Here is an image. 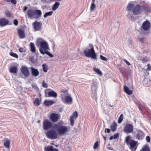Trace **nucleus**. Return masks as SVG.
Here are the masks:
<instances>
[{"label": "nucleus", "instance_id": "obj_46", "mask_svg": "<svg viewBox=\"0 0 151 151\" xmlns=\"http://www.w3.org/2000/svg\"><path fill=\"white\" fill-rule=\"evenodd\" d=\"M42 86L44 88H47L48 87V85L44 81H43L42 83Z\"/></svg>", "mask_w": 151, "mask_h": 151}, {"label": "nucleus", "instance_id": "obj_47", "mask_svg": "<svg viewBox=\"0 0 151 151\" xmlns=\"http://www.w3.org/2000/svg\"><path fill=\"white\" fill-rule=\"evenodd\" d=\"M96 7V5L94 4V3H92L91 4L90 9L91 10H93Z\"/></svg>", "mask_w": 151, "mask_h": 151}, {"label": "nucleus", "instance_id": "obj_33", "mask_svg": "<svg viewBox=\"0 0 151 151\" xmlns=\"http://www.w3.org/2000/svg\"><path fill=\"white\" fill-rule=\"evenodd\" d=\"M141 151H150V149L148 145H145L142 148Z\"/></svg>", "mask_w": 151, "mask_h": 151}, {"label": "nucleus", "instance_id": "obj_21", "mask_svg": "<svg viewBox=\"0 0 151 151\" xmlns=\"http://www.w3.org/2000/svg\"><path fill=\"white\" fill-rule=\"evenodd\" d=\"M18 33L20 38L23 39L25 37V34L24 31L21 29L18 30Z\"/></svg>", "mask_w": 151, "mask_h": 151}, {"label": "nucleus", "instance_id": "obj_9", "mask_svg": "<svg viewBox=\"0 0 151 151\" xmlns=\"http://www.w3.org/2000/svg\"><path fill=\"white\" fill-rule=\"evenodd\" d=\"M34 29L35 31L39 30L41 29L42 24L40 22L37 21L35 22L33 24Z\"/></svg>", "mask_w": 151, "mask_h": 151}, {"label": "nucleus", "instance_id": "obj_24", "mask_svg": "<svg viewBox=\"0 0 151 151\" xmlns=\"http://www.w3.org/2000/svg\"><path fill=\"white\" fill-rule=\"evenodd\" d=\"M65 100L67 103L71 104L72 102V99L71 96H67L65 97Z\"/></svg>", "mask_w": 151, "mask_h": 151}, {"label": "nucleus", "instance_id": "obj_17", "mask_svg": "<svg viewBox=\"0 0 151 151\" xmlns=\"http://www.w3.org/2000/svg\"><path fill=\"white\" fill-rule=\"evenodd\" d=\"M32 75L34 77L38 76L39 74V72L37 69H36L33 67H31Z\"/></svg>", "mask_w": 151, "mask_h": 151}, {"label": "nucleus", "instance_id": "obj_40", "mask_svg": "<svg viewBox=\"0 0 151 151\" xmlns=\"http://www.w3.org/2000/svg\"><path fill=\"white\" fill-rule=\"evenodd\" d=\"M146 40V38L145 37H140L139 38V42L141 43H144Z\"/></svg>", "mask_w": 151, "mask_h": 151}, {"label": "nucleus", "instance_id": "obj_45", "mask_svg": "<svg viewBox=\"0 0 151 151\" xmlns=\"http://www.w3.org/2000/svg\"><path fill=\"white\" fill-rule=\"evenodd\" d=\"M100 59L102 60H103L104 61H107V59L105 57L103 56V55H100Z\"/></svg>", "mask_w": 151, "mask_h": 151}, {"label": "nucleus", "instance_id": "obj_16", "mask_svg": "<svg viewBox=\"0 0 151 151\" xmlns=\"http://www.w3.org/2000/svg\"><path fill=\"white\" fill-rule=\"evenodd\" d=\"M9 22V20L4 18L0 19V26L1 27L4 26L8 24Z\"/></svg>", "mask_w": 151, "mask_h": 151}, {"label": "nucleus", "instance_id": "obj_25", "mask_svg": "<svg viewBox=\"0 0 151 151\" xmlns=\"http://www.w3.org/2000/svg\"><path fill=\"white\" fill-rule=\"evenodd\" d=\"M124 90L125 92L128 95H131L132 93V91L129 90V88L125 86L124 87Z\"/></svg>", "mask_w": 151, "mask_h": 151}, {"label": "nucleus", "instance_id": "obj_15", "mask_svg": "<svg viewBox=\"0 0 151 151\" xmlns=\"http://www.w3.org/2000/svg\"><path fill=\"white\" fill-rule=\"evenodd\" d=\"M27 15L28 17L31 19L35 18V10L31 9H29L27 11Z\"/></svg>", "mask_w": 151, "mask_h": 151}, {"label": "nucleus", "instance_id": "obj_61", "mask_svg": "<svg viewBox=\"0 0 151 151\" xmlns=\"http://www.w3.org/2000/svg\"><path fill=\"white\" fill-rule=\"evenodd\" d=\"M114 139V137H113V136H111L110 137V140H111V139Z\"/></svg>", "mask_w": 151, "mask_h": 151}, {"label": "nucleus", "instance_id": "obj_6", "mask_svg": "<svg viewBox=\"0 0 151 151\" xmlns=\"http://www.w3.org/2000/svg\"><path fill=\"white\" fill-rule=\"evenodd\" d=\"M125 142L129 148L132 150V138L130 136H127L125 139Z\"/></svg>", "mask_w": 151, "mask_h": 151}, {"label": "nucleus", "instance_id": "obj_34", "mask_svg": "<svg viewBox=\"0 0 151 151\" xmlns=\"http://www.w3.org/2000/svg\"><path fill=\"white\" fill-rule=\"evenodd\" d=\"M93 70L96 73L98 74L101 76L102 75V73L99 68H93Z\"/></svg>", "mask_w": 151, "mask_h": 151}, {"label": "nucleus", "instance_id": "obj_11", "mask_svg": "<svg viewBox=\"0 0 151 151\" xmlns=\"http://www.w3.org/2000/svg\"><path fill=\"white\" fill-rule=\"evenodd\" d=\"M78 117V113L77 111L74 112L72 116H70V125L72 126H73L74 124V120L76 119Z\"/></svg>", "mask_w": 151, "mask_h": 151}, {"label": "nucleus", "instance_id": "obj_54", "mask_svg": "<svg viewBox=\"0 0 151 151\" xmlns=\"http://www.w3.org/2000/svg\"><path fill=\"white\" fill-rule=\"evenodd\" d=\"M124 61L127 65H129L130 64V63L126 60L124 59Z\"/></svg>", "mask_w": 151, "mask_h": 151}, {"label": "nucleus", "instance_id": "obj_26", "mask_svg": "<svg viewBox=\"0 0 151 151\" xmlns=\"http://www.w3.org/2000/svg\"><path fill=\"white\" fill-rule=\"evenodd\" d=\"M138 142L133 140V151H135L138 147Z\"/></svg>", "mask_w": 151, "mask_h": 151}, {"label": "nucleus", "instance_id": "obj_12", "mask_svg": "<svg viewBox=\"0 0 151 151\" xmlns=\"http://www.w3.org/2000/svg\"><path fill=\"white\" fill-rule=\"evenodd\" d=\"M21 71L25 77H27L29 74V72L27 67L22 66L21 68Z\"/></svg>", "mask_w": 151, "mask_h": 151}, {"label": "nucleus", "instance_id": "obj_20", "mask_svg": "<svg viewBox=\"0 0 151 151\" xmlns=\"http://www.w3.org/2000/svg\"><path fill=\"white\" fill-rule=\"evenodd\" d=\"M48 95L49 97H52L54 98H56L57 97V93L53 90H51V91L48 93Z\"/></svg>", "mask_w": 151, "mask_h": 151}, {"label": "nucleus", "instance_id": "obj_59", "mask_svg": "<svg viewBox=\"0 0 151 151\" xmlns=\"http://www.w3.org/2000/svg\"><path fill=\"white\" fill-rule=\"evenodd\" d=\"M128 40L129 44H131L132 43L131 38L129 39Z\"/></svg>", "mask_w": 151, "mask_h": 151}, {"label": "nucleus", "instance_id": "obj_14", "mask_svg": "<svg viewBox=\"0 0 151 151\" xmlns=\"http://www.w3.org/2000/svg\"><path fill=\"white\" fill-rule=\"evenodd\" d=\"M59 119V115L57 114L53 113L50 115V120L53 122H56Z\"/></svg>", "mask_w": 151, "mask_h": 151}, {"label": "nucleus", "instance_id": "obj_58", "mask_svg": "<svg viewBox=\"0 0 151 151\" xmlns=\"http://www.w3.org/2000/svg\"><path fill=\"white\" fill-rule=\"evenodd\" d=\"M27 7L26 6H24V9H23V12H25V11L27 10Z\"/></svg>", "mask_w": 151, "mask_h": 151}, {"label": "nucleus", "instance_id": "obj_49", "mask_svg": "<svg viewBox=\"0 0 151 151\" xmlns=\"http://www.w3.org/2000/svg\"><path fill=\"white\" fill-rule=\"evenodd\" d=\"M18 22L17 19H15L14 21V24L16 26H17L18 25Z\"/></svg>", "mask_w": 151, "mask_h": 151}, {"label": "nucleus", "instance_id": "obj_44", "mask_svg": "<svg viewBox=\"0 0 151 151\" xmlns=\"http://www.w3.org/2000/svg\"><path fill=\"white\" fill-rule=\"evenodd\" d=\"M6 1L9 2H11L14 4H16V0H5Z\"/></svg>", "mask_w": 151, "mask_h": 151}, {"label": "nucleus", "instance_id": "obj_48", "mask_svg": "<svg viewBox=\"0 0 151 151\" xmlns=\"http://www.w3.org/2000/svg\"><path fill=\"white\" fill-rule=\"evenodd\" d=\"M147 70L148 71L151 70V66L149 64H148L147 65Z\"/></svg>", "mask_w": 151, "mask_h": 151}, {"label": "nucleus", "instance_id": "obj_3", "mask_svg": "<svg viewBox=\"0 0 151 151\" xmlns=\"http://www.w3.org/2000/svg\"><path fill=\"white\" fill-rule=\"evenodd\" d=\"M46 134L47 138L51 139H56L58 136V134L56 131L52 129L48 131Z\"/></svg>", "mask_w": 151, "mask_h": 151}, {"label": "nucleus", "instance_id": "obj_63", "mask_svg": "<svg viewBox=\"0 0 151 151\" xmlns=\"http://www.w3.org/2000/svg\"><path fill=\"white\" fill-rule=\"evenodd\" d=\"M103 138L105 140L106 139V137L105 136H103Z\"/></svg>", "mask_w": 151, "mask_h": 151}, {"label": "nucleus", "instance_id": "obj_39", "mask_svg": "<svg viewBox=\"0 0 151 151\" xmlns=\"http://www.w3.org/2000/svg\"><path fill=\"white\" fill-rule=\"evenodd\" d=\"M42 67L43 71L45 72H46L47 71V66L45 64H43L42 65Z\"/></svg>", "mask_w": 151, "mask_h": 151}, {"label": "nucleus", "instance_id": "obj_22", "mask_svg": "<svg viewBox=\"0 0 151 151\" xmlns=\"http://www.w3.org/2000/svg\"><path fill=\"white\" fill-rule=\"evenodd\" d=\"M53 146H48L45 148V151H59L57 149H53Z\"/></svg>", "mask_w": 151, "mask_h": 151}, {"label": "nucleus", "instance_id": "obj_13", "mask_svg": "<svg viewBox=\"0 0 151 151\" xmlns=\"http://www.w3.org/2000/svg\"><path fill=\"white\" fill-rule=\"evenodd\" d=\"M144 133L141 130L138 131L135 134L136 138L139 140L142 139L144 137Z\"/></svg>", "mask_w": 151, "mask_h": 151}, {"label": "nucleus", "instance_id": "obj_38", "mask_svg": "<svg viewBox=\"0 0 151 151\" xmlns=\"http://www.w3.org/2000/svg\"><path fill=\"white\" fill-rule=\"evenodd\" d=\"M123 119V115L122 114H121L118 119V123H120L122 121Z\"/></svg>", "mask_w": 151, "mask_h": 151}, {"label": "nucleus", "instance_id": "obj_50", "mask_svg": "<svg viewBox=\"0 0 151 151\" xmlns=\"http://www.w3.org/2000/svg\"><path fill=\"white\" fill-rule=\"evenodd\" d=\"M146 139L147 142H150V138L149 136H147L146 137Z\"/></svg>", "mask_w": 151, "mask_h": 151}, {"label": "nucleus", "instance_id": "obj_30", "mask_svg": "<svg viewBox=\"0 0 151 151\" xmlns=\"http://www.w3.org/2000/svg\"><path fill=\"white\" fill-rule=\"evenodd\" d=\"M54 103V102L52 101L45 100L44 102V104L47 106L51 105Z\"/></svg>", "mask_w": 151, "mask_h": 151}, {"label": "nucleus", "instance_id": "obj_51", "mask_svg": "<svg viewBox=\"0 0 151 151\" xmlns=\"http://www.w3.org/2000/svg\"><path fill=\"white\" fill-rule=\"evenodd\" d=\"M115 24H116V27L119 28V22L118 21H117L116 23Z\"/></svg>", "mask_w": 151, "mask_h": 151}, {"label": "nucleus", "instance_id": "obj_35", "mask_svg": "<svg viewBox=\"0 0 151 151\" xmlns=\"http://www.w3.org/2000/svg\"><path fill=\"white\" fill-rule=\"evenodd\" d=\"M34 104L35 106H38L40 104V101L38 98H36L34 101Z\"/></svg>", "mask_w": 151, "mask_h": 151}, {"label": "nucleus", "instance_id": "obj_64", "mask_svg": "<svg viewBox=\"0 0 151 151\" xmlns=\"http://www.w3.org/2000/svg\"><path fill=\"white\" fill-rule=\"evenodd\" d=\"M109 105L110 107H112L113 106V105H111V104H109Z\"/></svg>", "mask_w": 151, "mask_h": 151}, {"label": "nucleus", "instance_id": "obj_19", "mask_svg": "<svg viewBox=\"0 0 151 151\" xmlns=\"http://www.w3.org/2000/svg\"><path fill=\"white\" fill-rule=\"evenodd\" d=\"M4 145L5 147L8 149H9L10 144V140L7 138H5L4 139Z\"/></svg>", "mask_w": 151, "mask_h": 151}, {"label": "nucleus", "instance_id": "obj_55", "mask_svg": "<svg viewBox=\"0 0 151 151\" xmlns=\"http://www.w3.org/2000/svg\"><path fill=\"white\" fill-rule=\"evenodd\" d=\"M59 126V125L58 124H55L53 125V127L55 128L56 129H57L58 128Z\"/></svg>", "mask_w": 151, "mask_h": 151}, {"label": "nucleus", "instance_id": "obj_42", "mask_svg": "<svg viewBox=\"0 0 151 151\" xmlns=\"http://www.w3.org/2000/svg\"><path fill=\"white\" fill-rule=\"evenodd\" d=\"M5 13L7 17H11L12 14H11V13L10 12L8 11H6L5 12Z\"/></svg>", "mask_w": 151, "mask_h": 151}, {"label": "nucleus", "instance_id": "obj_18", "mask_svg": "<svg viewBox=\"0 0 151 151\" xmlns=\"http://www.w3.org/2000/svg\"><path fill=\"white\" fill-rule=\"evenodd\" d=\"M35 18L37 19L40 17L42 15L41 11L40 10H35Z\"/></svg>", "mask_w": 151, "mask_h": 151}, {"label": "nucleus", "instance_id": "obj_28", "mask_svg": "<svg viewBox=\"0 0 151 151\" xmlns=\"http://www.w3.org/2000/svg\"><path fill=\"white\" fill-rule=\"evenodd\" d=\"M126 10L127 12H132V4L129 3L126 7Z\"/></svg>", "mask_w": 151, "mask_h": 151}, {"label": "nucleus", "instance_id": "obj_53", "mask_svg": "<svg viewBox=\"0 0 151 151\" xmlns=\"http://www.w3.org/2000/svg\"><path fill=\"white\" fill-rule=\"evenodd\" d=\"M118 136H119V134L118 133L114 134L113 135L114 138L115 139L117 138V137Z\"/></svg>", "mask_w": 151, "mask_h": 151}, {"label": "nucleus", "instance_id": "obj_5", "mask_svg": "<svg viewBox=\"0 0 151 151\" xmlns=\"http://www.w3.org/2000/svg\"><path fill=\"white\" fill-rule=\"evenodd\" d=\"M52 123L47 119H45L43 122V128L45 130H47L51 128Z\"/></svg>", "mask_w": 151, "mask_h": 151}, {"label": "nucleus", "instance_id": "obj_36", "mask_svg": "<svg viewBox=\"0 0 151 151\" xmlns=\"http://www.w3.org/2000/svg\"><path fill=\"white\" fill-rule=\"evenodd\" d=\"M128 14L127 15V17L130 20H132V12H127Z\"/></svg>", "mask_w": 151, "mask_h": 151}, {"label": "nucleus", "instance_id": "obj_32", "mask_svg": "<svg viewBox=\"0 0 151 151\" xmlns=\"http://www.w3.org/2000/svg\"><path fill=\"white\" fill-rule=\"evenodd\" d=\"M117 124L115 123H113L110 126V128L112 132H114L116 130Z\"/></svg>", "mask_w": 151, "mask_h": 151}, {"label": "nucleus", "instance_id": "obj_43", "mask_svg": "<svg viewBox=\"0 0 151 151\" xmlns=\"http://www.w3.org/2000/svg\"><path fill=\"white\" fill-rule=\"evenodd\" d=\"M99 145L98 141H97L94 144L93 148L94 150H96L97 148Z\"/></svg>", "mask_w": 151, "mask_h": 151}, {"label": "nucleus", "instance_id": "obj_56", "mask_svg": "<svg viewBox=\"0 0 151 151\" xmlns=\"http://www.w3.org/2000/svg\"><path fill=\"white\" fill-rule=\"evenodd\" d=\"M19 51L20 52H22L24 51V50L23 48H20L19 49Z\"/></svg>", "mask_w": 151, "mask_h": 151}, {"label": "nucleus", "instance_id": "obj_10", "mask_svg": "<svg viewBox=\"0 0 151 151\" xmlns=\"http://www.w3.org/2000/svg\"><path fill=\"white\" fill-rule=\"evenodd\" d=\"M123 131L124 132L127 133L132 132V125L129 124H126L124 128Z\"/></svg>", "mask_w": 151, "mask_h": 151}, {"label": "nucleus", "instance_id": "obj_57", "mask_svg": "<svg viewBox=\"0 0 151 151\" xmlns=\"http://www.w3.org/2000/svg\"><path fill=\"white\" fill-rule=\"evenodd\" d=\"M44 52H45V53L46 54L48 55H49V54L50 53V52L48 51H46V50L44 51Z\"/></svg>", "mask_w": 151, "mask_h": 151}, {"label": "nucleus", "instance_id": "obj_27", "mask_svg": "<svg viewBox=\"0 0 151 151\" xmlns=\"http://www.w3.org/2000/svg\"><path fill=\"white\" fill-rule=\"evenodd\" d=\"M17 68L16 66H12L10 69V72L11 73H17Z\"/></svg>", "mask_w": 151, "mask_h": 151}, {"label": "nucleus", "instance_id": "obj_31", "mask_svg": "<svg viewBox=\"0 0 151 151\" xmlns=\"http://www.w3.org/2000/svg\"><path fill=\"white\" fill-rule=\"evenodd\" d=\"M60 4L59 2H56L52 7V10L53 11L55 10L58 7Z\"/></svg>", "mask_w": 151, "mask_h": 151}, {"label": "nucleus", "instance_id": "obj_23", "mask_svg": "<svg viewBox=\"0 0 151 151\" xmlns=\"http://www.w3.org/2000/svg\"><path fill=\"white\" fill-rule=\"evenodd\" d=\"M30 50L32 52L34 53L36 52V47L34 44L33 42L30 43Z\"/></svg>", "mask_w": 151, "mask_h": 151}, {"label": "nucleus", "instance_id": "obj_60", "mask_svg": "<svg viewBox=\"0 0 151 151\" xmlns=\"http://www.w3.org/2000/svg\"><path fill=\"white\" fill-rule=\"evenodd\" d=\"M48 55L51 58H52V57H53V55L50 53L49 54V55Z\"/></svg>", "mask_w": 151, "mask_h": 151}, {"label": "nucleus", "instance_id": "obj_7", "mask_svg": "<svg viewBox=\"0 0 151 151\" xmlns=\"http://www.w3.org/2000/svg\"><path fill=\"white\" fill-rule=\"evenodd\" d=\"M141 7L139 4H137L134 8H133V12L134 14H140L142 10Z\"/></svg>", "mask_w": 151, "mask_h": 151}, {"label": "nucleus", "instance_id": "obj_8", "mask_svg": "<svg viewBox=\"0 0 151 151\" xmlns=\"http://www.w3.org/2000/svg\"><path fill=\"white\" fill-rule=\"evenodd\" d=\"M150 27V23L148 20H146L142 23L141 27L142 29L145 31L148 30Z\"/></svg>", "mask_w": 151, "mask_h": 151}, {"label": "nucleus", "instance_id": "obj_41", "mask_svg": "<svg viewBox=\"0 0 151 151\" xmlns=\"http://www.w3.org/2000/svg\"><path fill=\"white\" fill-rule=\"evenodd\" d=\"M10 55L17 58H18V55L17 54L13 52H10Z\"/></svg>", "mask_w": 151, "mask_h": 151}, {"label": "nucleus", "instance_id": "obj_4", "mask_svg": "<svg viewBox=\"0 0 151 151\" xmlns=\"http://www.w3.org/2000/svg\"><path fill=\"white\" fill-rule=\"evenodd\" d=\"M56 130L60 135L64 134L69 132L68 127L66 126L63 125H59Z\"/></svg>", "mask_w": 151, "mask_h": 151}, {"label": "nucleus", "instance_id": "obj_52", "mask_svg": "<svg viewBox=\"0 0 151 151\" xmlns=\"http://www.w3.org/2000/svg\"><path fill=\"white\" fill-rule=\"evenodd\" d=\"M107 131V132L108 133H109L110 132V130L109 129H106V128L105 130V133H106V131Z\"/></svg>", "mask_w": 151, "mask_h": 151}, {"label": "nucleus", "instance_id": "obj_29", "mask_svg": "<svg viewBox=\"0 0 151 151\" xmlns=\"http://www.w3.org/2000/svg\"><path fill=\"white\" fill-rule=\"evenodd\" d=\"M140 60L142 63H146L150 61V59L147 57L146 56H143L140 59Z\"/></svg>", "mask_w": 151, "mask_h": 151}, {"label": "nucleus", "instance_id": "obj_62", "mask_svg": "<svg viewBox=\"0 0 151 151\" xmlns=\"http://www.w3.org/2000/svg\"><path fill=\"white\" fill-rule=\"evenodd\" d=\"M108 149L110 150H113V149L111 147H108Z\"/></svg>", "mask_w": 151, "mask_h": 151}, {"label": "nucleus", "instance_id": "obj_1", "mask_svg": "<svg viewBox=\"0 0 151 151\" xmlns=\"http://www.w3.org/2000/svg\"><path fill=\"white\" fill-rule=\"evenodd\" d=\"M36 44L37 46H40L39 50L40 53L43 55L45 54L44 51L49 49L48 43L42 38H39L36 40Z\"/></svg>", "mask_w": 151, "mask_h": 151}, {"label": "nucleus", "instance_id": "obj_37", "mask_svg": "<svg viewBox=\"0 0 151 151\" xmlns=\"http://www.w3.org/2000/svg\"><path fill=\"white\" fill-rule=\"evenodd\" d=\"M53 13V12L51 11L49 12H46L43 16L45 18L47 16L51 15Z\"/></svg>", "mask_w": 151, "mask_h": 151}, {"label": "nucleus", "instance_id": "obj_2", "mask_svg": "<svg viewBox=\"0 0 151 151\" xmlns=\"http://www.w3.org/2000/svg\"><path fill=\"white\" fill-rule=\"evenodd\" d=\"M83 53L87 57L90 58L94 60L97 59L96 55L93 46L91 44H90L89 47L84 50Z\"/></svg>", "mask_w": 151, "mask_h": 151}]
</instances>
